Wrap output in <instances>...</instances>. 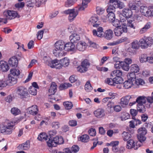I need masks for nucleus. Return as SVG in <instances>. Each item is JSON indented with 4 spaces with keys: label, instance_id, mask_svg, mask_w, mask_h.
<instances>
[{
    "label": "nucleus",
    "instance_id": "1",
    "mask_svg": "<svg viewBox=\"0 0 153 153\" xmlns=\"http://www.w3.org/2000/svg\"><path fill=\"white\" fill-rule=\"evenodd\" d=\"M4 16L6 18L4 19L0 18V22H3L4 24H6L7 22V19H12L16 17L19 18L20 16L15 11L8 10L4 11L3 13Z\"/></svg>",
    "mask_w": 153,
    "mask_h": 153
},
{
    "label": "nucleus",
    "instance_id": "2",
    "mask_svg": "<svg viewBox=\"0 0 153 153\" xmlns=\"http://www.w3.org/2000/svg\"><path fill=\"white\" fill-rule=\"evenodd\" d=\"M112 7L111 6H109L107 9V12L108 13L107 15V18L108 19V21L113 23L114 26L117 27L118 26V24H116L114 23L118 22V20H115V15L114 13V10L112 8Z\"/></svg>",
    "mask_w": 153,
    "mask_h": 153
},
{
    "label": "nucleus",
    "instance_id": "3",
    "mask_svg": "<svg viewBox=\"0 0 153 153\" xmlns=\"http://www.w3.org/2000/svg\"><path fill=\"white\" fill-rule=\"evenodd\" d=\"M90 65L89 61L85 59L82 62L80 66L77 67V71L81 73L85 72L87 71Z\"/></svg>",
    "mask_w": 153,
    "mask_h": 153
},
{
    "label": "nucleus",
    "instance_id": "4",
    "mask_svg": "<svg viewBox=\"0 0 153 153\" xmlns=\"http://www.w3.org/2000/svg\"><path fill=\"white\" fill-rule=\"evenodd\" d=\"M147 133V130L144 127H141L138 129L137 137L140 142L142 143L146 140V135Z\"/></svg>",
    "mask_w": 153,
    "mask_h": 153
},
{
    "label": "nucleus",
    "instance_id": "5",
    "mask_svg": "<svg viewBox=\"0 0 153 153\" xmlns=\"http://www.w3.org/2000/svg\"><path fill=\"white\" fill-rule=\"evenodd\" d=\"M16 93L21 98L26 97L28 94L27 89L24 86H20L16 88Z\"/></svg>",
    "mask_w": 153,
    "mask_h": 153
},
{
    "label": "nucleus",
    "instance_id": "6",
    "mask_svg": "<svg viewBox=\"0 0 153 153\" xmlns=\"http://www.w3.org/2000/svg\"><path fill=\"white\" fill-rule=\"evenodd\" d=\"M63 13L65 14H69L68 19L70 21H73L78 14L77 10L74 9H68L64 11Z\"/></svg>",
    "mask_w": 153,
    "mask_h": 153
},
{
    "label": "nucleus",
    "instance_id": "7",
    "mask_svg": "<svg viewBox=\"0 0 153 153\" xmlns=\"http://www.w3.org/2000/svg\"><path fill=\"white\" fill-rule=\"evenodd\" d=\"M114 30L115 35L117 36H120L123 33H126L127 32V28L125 25L119 27L118 26Z\"/></svg>",
    "mask_w": 153,
    "mask_h": 153
},
{
    "label": "nucleus",
    "instance_id": "8",
    "mask_svg": "<svg viewBox=\"0 0 153 153\" xmlns=\"http://www.w3.org/2000/svg\"><path fill=\"white\" fill-rule=\"evenodd\" d=\"M146 97L144 96H140L138 97L136 99V101L130 102L129 105L132 106L136 103H137V105H143L146 103Z\"/></svg>",
    "mask_w": 153,
    "mask_h": 153
},
{
    "label": "nucleus",
    "instance_id": "9",
    "mask_svg": "<svg viewBox=\"0 0 153 153\" xmlns=\"http://www.w3.org/2000/svg\"><path fill=\"white\" fill-rule=\"evenodd\" d=\"M64 50L67 51H71L73 53H75L76 51L75 45L71 42L65 43Z\"/></svg>",
    "mask_w": 153,
    "mask_h": 153
},
{
    "label": "nucleus",
    "instance_id": "10",
    "mask_svg": "<svg viewBox=\"0 0 153 153\" xmlns=\"http://www.w3.org/2000/svg\"><path fill=\"white\" fill-rule=\"evenodd\" d=\"M88 24L92 25L93 27H97L100 25L97 16H92L88 20Z\"/></svg>",
    "mask_w": 153,
    "mask_h": 153
},
{
    "label": "nucleus",
    "instance_id": "11",
    "mask_svg": "<svg viewBox=\"0 0 153 153\" xmlns=\"http://www.w3.org/2000/svg\"><path fill=\"white\" fill-rule=\"evenodd\" d=\"M26 110L28 113L33 115H35L38 114L39 109L38 106L34 105L28 108Z\"/></svg>",
    "mask_w": 153,
    "mask_h": 153
},
{
    "label": "nucleus",
    "instance_id": "12",
    "mask_svg": "<svg viewBox=\"0 0 153 153\" xmlns=\"http://www.w3.org/2000/svg\"><path fill=\"white\" fill-rule=\"evenodd\" d=\"M126 147L129 149L134 148L135 150H137L140 146L138 147L137 143H135L133 140L130 139L127 141Z\"/></svg>",
    "mask_w": 153,
    "mask_h": 153
},
{
    "label": "nucleus",
    "instance_id": "13",
    "mask_svg": "<svg viewBox=\"0 0 153 153\" xmlns=\"http://www.w3.org/2000/svg\"><path fill=\"white\" fill-rule=\"evenodd\" d=\"M59 137L56 136L53 138V140L52 137H50L48 140L47 142L48 145L50 147H55L57 144Z\"/></svg>",
    "mask_w": 153,
    "mask_h": 153
},
{
    "label": "nucleus",
    "instance_id": "14",
    "mask_svg": "<svg viewBox=\"0 0 153 153\" xmlns=\"http://www.w3.org/2000/svg\"><path fill=\"white\" fill-rule=\"evenodd\" d=\"M94 114L96 117L98 118H101L105 115V110L102 108H99L95 111Z\"/></svg>",
    "mask_w": 153,
    "mask_h": 153
},
{
    "label": "nucleus",
    "instance_id": "15",
    "mask_svg": "<svg viewBox=\"0 0 153 153\" xmlns=\"http://www.w3.org/2000/svg\"><path fill=\"white\" fill-rule=\"evenodd\" d=\"M58 62L59 61L57 59L51 61V65H50V67L52 68H56L59 69H61L63 66L60 61L59 63Z\"/></svg>",
    "mask_w": 153,
    "mask_h": 153
},
{
    "label": "nucleus",
    "instance_id": "16",
    "mask_svg": "<svg viewBox=\"0 0 153 153\" xmlns=\"http://www.w3.org/2000/svg\"><path fill=\"white\" fill-rule=\"evenodd\" d=\"M132 98L131 96L128 95L121 99L120 104L123 107H124L127 105L130 100Z\"/></svg>",
    "mask_w": 153,
    "mask_h": 153
},
{
    "label": "nucleus",
    "instance_id": "17",
    "mask_svg": "<svg viewBox=\"0 0 153 153\" xmlns=\"http://www.w3.org/2000/svg\"><path fill=\"white\" fill-rule=\"evenodd\" d=\"M113 34L112 30L108 29L105 31L103 35V37L107 40H109L112 38Z\"/></svg>",
    "mask_w": 153,
    "mask_h": 153
},
{
    "label": "nucleus",
    "instance_id": "18",
    "mask_svg": "<svg viewBox=\"0 0 153 153\" xmlns=\"http://www.w3.org/2000/svg\"><path fill=\"white\" fill-rule=\"evenodd\" d=\"M80 39L79 35L77 33H74L71 35L69 36V39L72 43H76L78 42Z\"/></svg>",
    "mask_w": 153,
    "mask_h": 153
},
{
    "label": "nucleus",
    "instance_id": "19",
    "mask_svg": "<svg viewBox=\"0 0 153 153\" xmlns=\"http://www.w3.org/2000/svg\"><path fill=\"white\" fill-rule=\"evenodd\" d=\"M65 42L62 40H59L54 44V47L57 49L62 51L65 49Z\"/></svg>",
    "mask_w": 153,
    "mask_h": 153
},
{
    "label": "nucleus",
    "instance_id": "20",
    "mask_svg": "<svg viewBox=\"0 0 153 153\" xmlns=\"http://www.w3.org/2000/svg\"><path fill=\"white\" fill-rule=\"evenodd\" d=\"M30 147V141L27 140L24 143L19 145L18 147L20 150H27Z\"/></svg>",
    "mask_w": 153,
    "mask_h": 153
},
{
    "label": "nucleus",
    "instance_id": "21",
    "mask_svg": "<svg viewBox=\"0 0 153 153\" xmlns=\"http://www.w3.org/2000/svg\"><path fill=\"white\" fill-rule=\"evenodd\" d=\"M57 85L54 82H52L51 83L49 88L48 90V92L50 93V95L54 94L56 92L57 90Z\"/></svg>",
    "mask_w": 153,
    "mask_h": 153
},
{
    "label": "nucleus",
    "instance_id": "22",
    "mask_svg": "<svg viewBox=\"0 0 153 153\" xmlns=\"http://www.w3.org/2000/svg\"><path fill=\"white\" fill-rule=\"evenodd\" d=\"M86 43L83 41L79 42L76 45V49L80 51H83L86 48Z\"/></svg>",
    "mask_w": 153,
    "mask_h": 153
},
{
    "label": "nucleus",
    "instance_id": "23",
    "mask_svg": "<svg viewBox=\"0 0 153 153\" xmlns=\"http://www.w3.org/2000/svg\"><path fill=\"white\" fill-rule=\"evenodd\" d=\"M0 69L3 72L7 71L9 69V67L7 62L3 61L0 62Z\"/></svg>",
    "mask_w": 153,
    "mask_h": 153
},
{
    "label": "nucleus",
    "instance_id": "24",
    "mask_svg": "<svg viewBox=\"0 0 153 153\" xmlns=\"http://www.w3.org/2000/svg\"><path fill=\"white\" fill-rule=\"evenodd\" d=\"M123 86L124 88L126 89H128L133 87V88H135L134 86V82L132 81H131L128 79L123 84Z\"/></svg>",
    "mask_w": 153,
    "mask_h": 153
},
{
    "label": "nucleus",
    "instance_id": "25",
    "mask_svg": "<svg viewBox=\"0 0 153 153\" xmlns=\"http://www.w3.org/2000/svg\"><path fill=\"white\" fill-rule=\"evenodd\" d=\"M18 62V60L15 57L10 58L8 61V64L11 67H16Z\"/></svg>",
    "mask_w": 153,
    "mask_h": 153
},
{
    "label": "nucleus",
    "instance_id": "26",
    "mask_svg": "<svg viewBox=\"0 0 153 153\" xmlns=\"http://www.w3.org/2000/svg\"><path fill=\"white\" fill-rule=\"evenodd\" d=\"M17 78L12 76L11 75H8V79H7V82L8 84H10V85H13L16 84L17 82Z\"/></svg>",
    "mask_w": 153,
    "mask_h": 153
},
{
    "label": "nucleus",
    "instance_id": "27",
    "mask_svg": "<svg viewBox=\"0 0 153 153\" xmlns=\"http://www.w3.org/2000/svg\"><path fill=\"white\" fill-rule=\"evenodd\" d=\"M150 10L146 7L142 6L141 7L140 12L142 14L146 16H148L150 15Z\"/></svg>",
    "mask_w": 153,
    "mask_h": 153
},
{
    "label": "nucleus",
    "instance_id": "28",
    "mask_svg": "<svg viewBox=\"0 0 153 153\" xmlns=\"http://www.w3.org/2000/svg\"><path fill=\"white\" fill-rule=\"evenodd\" d=\"M115 5L114 6L112 5H109V6H111L112 7V8L114 10L116 8H119L120 9H122L125 6V5L123 3L121 2L119 0L117 1V2H115Z\"/></svg>",
    "mask_w": 153,
    "mask_h": 153
},
{
    "label": "nucleus",
    "instance_id": "29",
    "mask_svg": "<svg viewBox=\"0 0 153 153\" xmlns=\"http://www.w3.org/2000/svg\"><path fill=\"white\" fill-rule=\"evenodd\" d=\"M123 12V14L125 16V19L130 18L132 15L131 10L129 8L124 9Z\"/></svg>",
    "mask_w": 153,
    "mask_h": 153
},
{
    "label": "nucleus",
    "instance_id": "30",
    "mask_svg": "<svg viewBox=\"0 0 153 153\" xmlns=\"http://www.w3.org/2000/svg\"><path fill=\"white\" fill-rule=\"evenodd\" d=\"M10 73L9 75L17 78L20 73L19 70L17 69H11L10 70Z\"/></svg>",
    "mask_w": 153,
    "mask_h": 153
},
{
    "label": "nucleus",
    "instance_id": "31",
    "mask_svg": "<svg viewBox=\"0 0 153 153\" xmlns=\"http://www.w3.org/2000/svg\"><path fill=\"white\" fill-rule=\"evenodd\" d=\"M91 0H82V6L79 7L78 9L80 10H83L88 7V4Z\"/></svg>",
    "mask_w": 153,
    "mask_h": 153
},
{
    "label": "nucleus",
    "instance_id": "32",
    "mask_svg": "<svg viewBox=\"0 0 153 153\" xmlns=\"http://www.w3.org/2000/svg\"><path fill=\"white\" fill-rule=\"evenodd\" d=\"M151 24V23L149 22H147L144 27L140 30L139 31L140 33L142 34L146 32L147 30L150 28Z\"/></svg>",
    "mask_w": 153,
    "mask_h": 153
},
{
    "label": "nucleus",
    "instance_id": "33",
    "mask_svg": "<svg viewBox=\"0 0 153 153\" xmlns=\"http://www.w3.org/2000/svg\"><path fill=\"white\" fill-rule=\"evenodd\" d=\"M139 41L137 40H135L133 41L131 43V48L135 50H137L140 48V43Z\"/></svg>",
    "mask_w": 153,
    "mask_h": 153
},
{
    "label": "nucleus",
    "instance_id": "34",
    "mask_svg": "<svg viewBox=\"0 0 153 153\" xmlns=\"http://www.w3.org/2000/svg\"><path fill=\"white\" fill-rule=\"evenodd\" d=\"M123 73L121 71L119 70H114L111 73V75L112 77H119L122 76Z\"/></svg>",
    "mask_w": 153,
    "mask_h": 153
},
{
    "label": "nucleus",
    "instance_id": "35",
    "mask_svg": "<svg viewBox=\"0 0 153 153\" xmlns=\"http://www.w3.org/2000/svg\"><path fill=\"white\" fill-rule=\"evenodd\" d=\"M122 137L124 141H128L131 138V136L129 132L124 131L122 134Z\"/></svg>",
    "mask_w": 153,
    "mask_h": 153
},
{
    "label": "nucleus",
    "instance_id": "36",
    "mask_svg": "<svg viewBox=\"0 0 153 153\" xmlns=\"http://www.w3.org/2000/svg\"><path fill=\"white\" fill-rule=\"evenodd\" d=\"M69 59L67 57H65L60 60V62L64 67H66L69 65Z\"/></svg>",
    "mask_w": 153,
    "mask_h": 153
},
{
    "label": "nucleus",
    "instance_id": "37",
    "mask_svg": "<svg viewBox=\"0 0 153 153\" xmlns=\"http://www.w3.org/2000/svg\"><path fill=\"white\" fill-rule=\"evenodd\" d=\"M48 137V136L46 135V133H42L38 136L37 139L39 140L42 141L46 140Z\"/></svg>",
    "mask_w": 153,
    "mask_h": 153
},
{
    "label": "nucleus",
    "instance_id": "38",
    "mask_svg": "<svg viewBox=\"0 0 153 153\" xmlns=\"http://www.w3.org/2000/svg\"><path fill=\"white\" fill-rule=\"evenodd\" d=\"M134 82V84L135 88L140 85H143L145 83L144 81L141 78L136 79Z\"/></svg>",
    "mask_w": 153,
    "mask_h": 153
},
{
    "label": "nucleus",
    "instance_id": "39",
    "mask_svg": "<svg viewBox=\"0 0 153 153\" xmlns=\"http://www.w3.org/2000/svg\"><path fill=\"white\" fill-rule=\"evenodd\" d=\"M128 79L134 82L136 80V77L135 73L131 71V72L128 74L127 75Z\"/></svg>",
    "mask_w": 153,
    "mask_h": 153
},
{
    "label": "nucleus",
    "instance_id": "40",
    "mask_svg": "<svg viewBox=\"0 0 153 153\" xmlns=\"http://www.w3.org/2000/svg\"><path fill=\"white\" fill-rule=\"evenodd\" d=\"M131 70L134 73H137L140 70L139 67L136 64L132 65L130 67Z\"/></svg>",
    "mask_w": 153,
    "mask_h": 153
},
{
    "label": "nucleus",
    "instance_id": "41",
    "mask_svg": "<svg viewBox=\"0 0 153 153\" xmlns=\"http://www.w3.org/2000/svg\"><path fill=\"white\" fill-rule=\"evenodd\" d=\"M62 51L59 49H57L56 48H55L53 50V52L54 56L56 57H59L60 56L62 55V53L61 52Z\"/></svg>",
    "mask_w": 153,
    "mask_h": 153
},
{
    "label": "nucleus",
    "instance_id": "42",
    "mask_svg": "<svg viewBox=\"0 0 153 153\" xmlns=\"http://www.w3.org/2000/svg\"><path fill=\"white\" fill-rule=\"evenodd\" d=\"M128 5L130 9L131 10H135L137 11L139 10V8L138 6H136L134 3H132L131 1H129Z\"/></svg>",
    "mask_w": 153,
    "mask_h": 153
},
{
    "label": "nucleus",
    "instance_id": "43",
    "mask_svg": "<svg viewBox=\"0 0 153 153\" xmlns=\"http://www.w3.org/2000/svg\"><path fill=\"white\" fill-rule=\"evenodd\" d=\"M6 126V129L5 132V134H10L12 133L13 129H14L13 125H8Z\"/></svg>",
    "mask_w": 153,
    "mask_h": 153
},
{
    "label": "nucleus",
    "instance_id": "44",
    "mask_svg": "<svg viewBox=\"0 0 153 153\" xmlns=\"http://www.w3.org/2000/svg\"><path fill=\"white\" fill-rule=\"evenodd\" d=\"M137 111L140 113H143L146 111V108L143 105H137Z\"/></svg>",
    "mask_w": 153,
    "mask_h": 153
},
{
    "label": "nucleus",
    "instance_id": "45",
    "mask_svg": "<svg viewBox=\"0 0 153 153\" xmlns=\"http://www.w3.org/2000/svg\"><path fill=\"white\" fill-rule=\"evenodd\" d=\"M146 40H145V37L140 40L139 42L140 45V46L142 47V48H147V45L146 44Z\"/></svg>",
    "mask_w": 153,
    "mask_h": 153
},
{
    "label": "nucleus",
    "instance_id": "46",
    "mask_svg": "<svg viewBox=\"0 0 153 153\" xmlns=\"http://www.w3.org/2000/svg\"><path fill=\"white\" fill-rule=\"evenodd\" d=\"M115 84H122L123 81V79L121 76L116 77L113 78Z\"/></svg>",
    "mask_w": 153,
    "mask_h": 153
},
{
    "label": "nucleus",
    "instance_id": "47",
    "mask_svg": "<svg viewBox=\"0 0 153 153\" xmlns=\"http://www.w3.org/2000/svg\"><path fill=\"white\" fill-rule=\"evenodd\" d=\"M145 38L146 40V44L147 45V48L148 46H151L153 44V39L151 37H145Z\"/></svg>",
    "mask_w": 153,
    "mask_h": 153
},
{
    "label": "nucleus",
    "instance_id": "48",
    "mask_svg": "<svg viewBox=\"0 0 153 153\" xmlns=\"http://www.w3.org/2000/svg\"><path fill=\"white\" fill-rule=\"evenodd\" d=\"M85 90L88 92H90L92 90L93 88L91 86L89 81H88L85 85Z\"/></svg>",
    "mask_w": 153,
    "mask_h": 153
},
{
    "label": "nucleus",
    "instance_id": "49",
    "mask_svg": "<svg viewBox=\"0 0 153 153\" xmlns=\"http://www.w3.org/2000/svg\"><path fill=\"white\" fill-rule=\"evenodd\" d=\"M93 34L95 36H97L100 37H103V32H97L96 30H94L92 31Z\"/></svg>",
    "mask_w": 153,
    "mask_h": 153
},
{
    "label": "nucleus",
    "instance_id": "50",
    "mask_svg": "<svg viewBox=\"0 0 153 153\" xmlns=\"http://www.w3.org/2000/svg\"><path fill=\"white\" fill-rule=\"evenodd\" d=\"M11 112L14 115H16L20 113L21 111L18 108L14 107L11 108Z\"/></svg>",
    "mask_w": 153,
    "mask_h": 153
},
{
    "label": "nucleus",
    "instance_id": "51",
    "mask_svg": "<svg viewBox=\"0 0 153 153\" xmlns=\"http://www.w3.org/2000/svg\"><path fill=\"white\" fill-rule=\"evenodd\" d=\"M121 68L124 70L128 71L130 67L128 64H127L125 62L121 61Z\"/></svg>",
    "mask_w": 153,
    "mask_h": 153
},
{
    "label": "nucleus",
    "instance_id": "52",
    "mask_svg": "<svg viewBox=\"0 0 153 153\" xmlns=\"http://www.w3.org/2000/svg\"><path fill=\"white\" fill-rule=\"evenodd\" d=\"M63 105L65 106V108L68 110L70 109L73 107V105L71 102H65L63 103Z\"/></svg>",
    "mask_w": 153,
    "mask_h": 153
},
{
    "label": "nucleus",
    "instance_id": "53",
    "mask_svg": "<svg viewBox=\"0 0 153 153\" xmlns=\"http://www.w3.org/2000/svg\"><path fill=\"white\" fill-rule=\"evenodd\" d=\"M89 136L87 134H84L80 137V140L82 142H87L89 141Z\"/></svg>",
    "mask_w": 153,
    "mask_h": 153
},
{
    "label": "nucleus",
    "instance_id": "54",
    "mask_svg": "<svg viewBox=\"0 0 153 153\" xmlns=\"http://www.w3.org/2000/svg\"><path fill=\"white\" fill-rule=\"evenodd\" d=\"M43 61L45 64L50 66V65H51V61L50 58L48 56H44L43 58Z\"/></svg>",
    "mask_w": 153,
    "mask_h": 153
},
{
    "label": "nucleus",
    "instance_id": "55",
    "mask_svg": "<svg viewBox=\"0 0 153 153\" xmlns=\"http://www.w3.org/2000/svg\"><path fill=\"white\" fill-rule=\"evenodd\" d=\"M105 82L106 83L108 84L111 85H115L114 84H115V81H114V78H107L105 80Z\"/></svg>",
    "mask_w": 153,
    "mask_h": 153
},
{
    "label": "nucleus",
    "instance_id": "56",
    "mask_svg": "<svg viewBox=\"0 0 153 153\" xmlns=\"http://www.w3.org/2000/svg\"><path fill=\"white\" fill-rule=\"evenodd\" d=\"M75 1L74 0H67L65 3V6L66 7H68L71 6L73 5Z\"/></svg>",
    "mask_w": 153,
    "mask_h": 153
},
{
    "label": "nucleus",
    "instance_id": "57",
    "mask_svg": "<svg viewBox=\"0 0 153 153\" xmlns=\"http://www.w3.org/2000/svg\"><path fill=\"white\" fill-rule=\"evenodd\" d=\"M134 23L135 22L133 20H128L127 21L128 26L134 29H135V28L134 25Z\"/></svg>",
    "mask_w": 153,
    "mask_h": 153
},
{
    "label": "nucleus",
    "instance_id": "58",
    "mask_svg": "<svg viewBox=\"0 0 153 153\" xmlns=\"http://www.w3.org/2000/svg\"><path fill=\"white\" fill-rule=\"evenodd\" d=\"M147 59L148 57L146 55L144 54L141 56L140 58V61L142 63L145 62L147 61Z\"/></svg>",
    "mask_w": 153,
    "mask_h": 153
},
{
    "label": "nucleus",
    "instance_id": "59",
    "mask_svg": "<svg viewBox=\"0 0 153 153\" xmlns=\"http://www.w3.org/2000/svg\"><path fill=\"white\" fill-rule=\"evenodd\" d=\"M29 92L30 94L33 95H36L37 92V90L34 87H30Z\"/></svg>",
    "mask_w": 153,
    "mask_h": 153
},
{
    "label": "nucleus",
    "instance_id": "60",
    "mask_svg": "<svg viewBox=\"0 0 153 153\" xmlns=\"http://www.w3.org/2000/svg\"><path fill=\"white\" fill-rule=\"evenodd\" d=\"M88 132L90 135L92 136H95L96 133L95 129L93 128L89 129L88 131Z\"/></svg>",
    "mask_w": 153,
    "mask_h": 153
},
{
    "label": "nucleus",
    "instance_id": "61",
    "mask_svg": "<svg viewBox=\"0 0 153 153\" xmlns=\"http://www.w3.org/2000/svg\"><path fill=\"white\" fill-rule=\"evenodd\" d=\"M137 111L136 110L134 109H131L130 110V113L131 114L132 116V119H134L135 118V116L137 114Z\"/></svg>",
    "mask_w": 153,
    "mask_h": 153
},
{
    "label": "nucleus",
    "instance_id": "62",
    "mask_svg": "<svg viewBox=\"0 0 153 153\" xmlns=\"http://www.w3.org/2000/svg\"><path fill=\"white\" fill-rule=\"evenodd\" d=\"M79 148L77 145H74L71 148V150L74 153L77 152L79 150Z\"/></svg>",
    "mask_w": 153,
    "mask_h": 153
},
{
    "label": "nucleus",
    "instance_id": "63",
    "mask_svg": "<svg viewBox=\"0 0 153 153\" xmlns=\"http://www.w3.org/2000/svg\"><path fill=\"white\" fill-rule=\"evenodd\" d=\"M25 5L24 2H19L15 4V7L17 9L22 8Z\"/></svg>",
    "mask_w": 153,
    "mask_h": 153
},
{
    "label": "nucleus",
    "instance_id": "64",
    "mask_svg": "<svg viewBox=\"0 0 153 153\" xmlns=\"http://www.w3.org/2000/svg\"><path fill=\"white\" fill-rule=\"evenodd\" d=\"M51 126L53 128L57 129L59 128L60 124L57 122H53L52 123Z\"/></svg>",
    "mask_w": 153,
    "mask_h": 153
}]
</instances>
